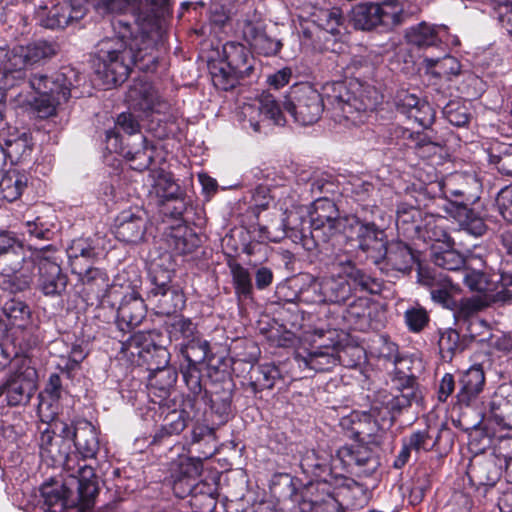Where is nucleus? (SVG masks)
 Listing matches in <instances>:
<instances>
[{
  "mask_svg": "<svg viewBox=\"0 0 512 512\" xmlns=\"http://www.w3.org/2000/svg\"><path fill=\"white\" fill-rule=\"evenodd\" d=\"M380 102L374 87L350 80L326 83L323 95L308 83L294 85L284 107L303 126L316 123L326 107L335 122L349 127L364 123Z\"/></svg>",
  "mask_w": 512,
  "mask_h": 512,
  "instance_id": "nucleus-1",
  "label": "nucleus"
},
{
  "mask_svg": "<svg viewBox=\"0 0 512 512\" xmlns=\"http://www.w3.org/2000/svg\"><path fill=\"white\" fill-rule=\"evenodd\" d=\"M115 36L98 44L97 56L101 67L97 73L107 86L122 84L132 67L143 72H155L159 63L158 47L163 43L164 30L158 22L142 25L118 19L113 22Z\"/></svg>",
  "mask_w": 512,
  "mask_h": 512,
  "instance_id": "nucleus-2",
  "label": "nucleus"
},
{
  "mask_svg": "<svg viewBox=\"0 0 512 512\" xmlns=\"http://www.w3.org/2000/svg\"><path fill=\"white\" fill-rule=\"evenodd\" d=\"M255 60L243 44L227 42L222 47L218 63L210 65V73L214 86L223 91L234 89L245 77L254 70Z\"/></svg>",
  "mask_w": 512,
  "mask_h": 512,
  "instance_id": "nucleus-3",
  "label": "nucleus"
},
{
  "mask_svg": "<svg viewBox=\"0 0 512 512\" xmlns=\"http://www.w3.org/2000/svg\"><path fill=\"white\" fill-rule=\"evenodd\" d=\"M159 337L156 331L135 332L126 339H118L120 353L132 362L147 365L148 371L165 368L169 365L170 353L156 343Z\"/></svg>",
  "mask_w": 512,
  "mask_h": 512,
  "instance_id": "nucleus-4",
  "label": "nucleus"
},
{
  "mask_svg": "<svg viewBox=\"0 0 512 512\" xmlns=\"http://www.w3.org/2000/svg\"><path fill=\"white\" fill-rule=\"evenodd\" d=\"M147 301L157 315L172 316L185 307L186 299L182 289L171 283L169 271L158 273L154 268Z\"/></svg>",
  "mask_w": 512,
  "mask_h": 512,
  "instance_id": "nucleus-5",
  "label": "nucleus"
},
{
  "mask_svg": "<svg viewBox=\"0 0 512 512\" xmlns=\"http://www.w3.org/2000/svg\"><path fill=\"white\" fill-rule=\"evenodd\" d=\"M36 263L24 248H16V252L0 256V274L4 278L2 289L10 293L26 290L32 282Z\"/></svg>",
  "mask_w": 512,
  "mask_h": 512,
  "instance_id": "nucleus-6",
  "label": "nucleus"
},
{
  "mask_svg": "<svg viewBox=\"0 0 512 512\" xmlns=\"http://www.w3.org/2000/svg\"><path fill=\"white\" fill-rule=\"evenodd\" d=\"M338 273L320 280H314L302 292L301 299L308 303L343 304L352 296V285L345 279L342 270L334 266Z\"/></svg>",
  "mask_w": 512,
  "mask_h": 512,
  "instance_id": "nucleus-7",
  "label": "nucleus"
},
{
  "mask_svg": "<svg viewBox=\"0 0 512 512\" xmlns=\"http://www.w3.org/2000/svg\"><path fill=\"white\" fill-rule=\"evenodd\" d=\"M38 265V289L50 297L61 296L67 287L68 277L62 271L55 252L49 247L36 255Z\"/></svg>",
  "mask_w": 512,
  "mask_h": 512,
  "instance_id": "nucleus-8",
  "label": "nucleus"
},
{
  "mask_svg": "<svg viewBox=\"0 0 512 512\" xmlns=\"http://www.w3.org/2000/svg\"><path fill=\"white\" fill-rule=\"evenodd\" d=\"M336 460L343 468L359 477L372 475L380 466L376 452L367 445L357 443L337 450Z\"/></svg>",
  "mask_w": 512,
  "mask_h": 512,
  "instance_id": "nucleus-9",
  "label": "nucleus"
},
{
  "mask_svg": "<svg viewBox=\"0 0 512 512\" xmlns=\"http://www.w3.org/2000/svg\"><path fill=\"white\" fill-rule=\"evenodd\" d=\"M350 223V235L356 234L358 248L372 257L375 264L380 265L378 256H381V252L387 244L384 229L378 227L367 217L360 219L357 216H351Z\"/></svg>",
  "mask_w": 512,
  "mask_h": 512,
  "instance_id": "nucleus-10",
  "label": "nucleus"
},
{
  "mask_svg": "<svg viewBox=\"0 0 512 512\" xmlns=\"http://www.w3.org/2000/svg\"><path fill=\"white\" fill-rule=\"evenodd\" d=\"M243 114L248 118L250 127L254 132H261L266 125H284L285 119L279 103L270 93H262L258 105L244 106Z\"/></svg>",
  "mask_w": 512,
  "mask_h": 512,
  "instance_id": "nucleus-11",
  "label": "nucleus"
},
{
  "mask_svg": "<svg viewBox=\"0 0 512 512\" xmlns=\"http://www.w3.org/2000/svg\"><path fill=\"white\" fill-rule=\"evenodd\" d=\"M406 382L407 384L403 388L397 389L395 393L386 390L377 392L372 403V411L380 415L382 410H386L387 414L394 419L396 415L410 407L412 402L419 399V393L414 386L413 378H408Z\"/></svg>",
  "mask_w": 512,
  "mask_h": 512,
  "instance_id": "nucleus-12",
  "label": "nucleus"
},
{
  "mask_svg": "<svg viewBox=\"0 0 512 512\" xmlns=\"http://www.w3.org/2000/svg\"><path fill=\"white\" fill-rule=\"evenodd\" d=\"M37 390L36 370L26 368L10 375L0 386V396L6 395L9 406L26 405Z\"/></svg>",
  "mask_w": 512,
  "mask_h": 512,
  "instance_id": "nucleus-13",
  "label": "nucleus"
},
{
  "mask_svg": "<svg viewBox=\"0 0 512 512\" xmlns=\"http://www.w3.org/2000/svg\"><path fill=\"white\" fill-rule=\"evenodd\" d=\"M148 218L145 211L124 210L115 220L114 233L119 241L138 244L144 240Z\"/></svg>",
  "mask_w": 512,
  "mask_h": 512,
  "instance_id": "nucleus-14",
  "label": "nucleus"
},
{
  "mask_svg": "<svg viewBox=\"0 0 512 512\" xmlns=\"http://www.w3.org/2000/svg\"><path fill=\"white\" fill-rule=\"evenodd\" d=\"M22 51L23 46L5 51L0 63V90L11 89L25 81L30 64Z\"/></svg>",
  "mask_w": 512,
  "mask_h": 512,
  "instance_id": "nucleus-15",
  "label": "nucleus"
},
{
  "mask_svg": "<svg viewBox=\"0 0 512 512\" xmlns=\"http://www.w3.org/2000/svg\"><path fill=\"white\" fill-rule=\"evenodd\" d=\"M351 218L311 225V238L315 246L341 250L350 235Z\"/></svg>",
  "mask_w": 512,
  "mask_h": 512,
  "instance_id": "nucleus-16",
  "label": "nucleus"
},
{
  "mask_svg": "<svg viewBox=\"0 0 512 512\" xmlns=\"http://www.w3.org/2000/svg\"><path fill=\"white\" fill-rule=\"evenodd\" d=\"M67 71H59L51 76L44 73H35L29 77V85L40 95H58L66 102L71 96V88L73 82L70 75L73 74L71 69Z\"/></svg>",
  "mask_w": 512,
  "mask_h": 512,
  "instance_id": "nucleus-17",
  "label": "nucleus"
},
{
  "mask_svg": "<svg viewBox=\"0 0 512 512\" xmlns=\"http://www.w3.org/2000/svg\"><path fill=\"white\" fill-rule=\"evenodd\" d=\"M146 306L143 299L136 293L125 295L118 307L116 327L122 333L120 339H126L125 334L131 333L145 318Z\"/></svg>",
  "mask_w": 512,
  "mask_h": 512,
  "instance_id": "nucleus-18",
  "label": "nucleus"
},
{
  "mask_svg": "<svg viewBox=\"0 0 512 512\" xmlns=\"http://www.w3.org/2000/svg\"><path fill=\"white\" fill-rule=\"evenodd\" d=\"M0 140L5 153V161L20 162L28 158L33 149L32 136L29 132L7 126L0 130Z\"/></svg>",
  "mask_w": 512,
  "mask_h": 512,
  "instance_id": "nucleus-19",
  "label": "nucleus"
},
{
  "mask_svg": "<svg viewBox=\"0 0 512 512\" xmlns=\"http://www.w3.org/2000/svg\"><path fill=\"white\" fill-rule=\"evenodd\" d=\"M195 414L194 397L182 396L179 406L167 411L165 414L156 437L162 438L180 434L186 428L188 422L194 418Z\"/></svg>",
  "mask_w": 512,
  "mask_h": 512,
  "instance_id": "nucleus-20",
  "label": "nucleus"
},
{
  "mask_svg": "<svg viewBox=\"0 0 512 512\" xmlns=\"http://www.w3.org/2000/svg\"><path fill=\"white\" fill-rule=\"evenodd\" d=\"M378 260L387 270L409 273L416 259L412 249L406 243L393 240L387 242Z\"/></svg>",
  "mask_w": 512,
  "mask_h": 512,
  "instance_id": "nucleus-21",
  "label": "nucleus"
},
{
  "mask_svg": "<svg viewBox=\"0 0 512 512\" xmlns=\"http://www.w3.org/2000/svg\"><path fill=\"white\" fill-rule=\"evenodd\" d=\"M336 462V456L332 457L324 451L309 450L302 456L300 466L305 474L316 478L318 486H326Z\"/></svg>",
  "mask_w": 512,
  "mask_h": 512,
  "instance_id": "nucleus-22",
  "label": "nucleus"
},
{
  "mask_svg": "<svg viewBox=\"0 0 512 512\" xmlns=\"http://www.w3.org/2000/svg\"><path fill=\"white\" fill-rule=\"evenodd\" d=\"M42 508L47 512H62L75 506L72 487L65 480L63 483H45L41 487Z\"/></svg>",
  "mask_w": 512,
  "mask_h": 512,
  "instance_id": "nucleus-23",
  "label": "nucleus"
},
{
  "mask_svg": "<svg viewBox=\"0 0 512 512\" xmlns=\"http://www.w3.org/2000/svg\"><path fill=\"white\" fill-rule=\"evenodd\" d=\"M131 105L145 114L164 113L168 104L162 100L158 92L148 83L133 86L128 93Z\"/></svg>",
  "mask_w": 512,
  "mask_h": 512,
  "instance_id": "nucleus-24",
  "label": "nucleus"
},
{
  "mask_svg": "<svg viewBox=\"0 0 512 512\" xmlns=\"http://www.w3.org/2000/svg\"><path fill=\"white\" fill-rule=\"evenodd\" d=\"M333 266H337L342 270L353 290H360L370 294H379L383 288V282L368 274L364 270L356 267V265L350 260L345 259L337 263H333Z\"/></svg>",
  "mask_w": 512,
  "mask_h": 512,
  "instance_id": "nucleus-25",
  "label": "nucleus"
},
{
  "mask_svg": "<svg viewBox=\"0 0 512 512\" xmlns=\"http://www.w3.org/2000/svg\"><path fill=\"white\" fill-rule=\"evenodd\" d=\"M485 385V374L481 366H472L461 373L459 378V391L457 401L461 405L469 406L474 403Z\"/></svg>",
  "mask_w": 512,
  "mask_h": 512,
  "instance_id": "nucleus-26",
  "label": "nucleus"
},
{
  "mask_svg": "<svg viewBox=\"0 0 512 512\" xmlns=\"http://www.w3.org/2000/svg\"><path fill=\"white\" fill-rule=\"evenodd\" d=\"M444 210L453 217L459 225L474 236H481L486 231L484 220L465 201H451L444 205Z\"/></svg>",
  "mask_w": 512,
  "mask_h": 512,
  "instance_id": "nucleus-27",
  "label": "nucleus"
},
{
  "mask_svg": "<svg viewBox=\"0 0 512 512\" xmlns=\"http://www.w3.org/2000/svg\"><path fill=\"white\" fill-rule=\"evenodd\" d=\"M488 306L483 300L473 298L460 302L454 312V318L458 324L466 325V331L471 339H475L480 334L474 328H486V321L480 319L477 315L484 307Z\"/></svg>",
  "mask_w": 512,
  "mask_h": 512,
  "instance_id": "nucleus-28",
  "label": "nucleus"
},
{
  "mask_svg": "<svg viewBox=\"0 0 512 512\" xmlns=\"http://www.w3.org/2000/svg\"><path fill=\"white\" fill-rule=\"evenodd\" d=\"M73 442L83 460L93 459L97 455L99 450L98 432L91 422L80 420L75 424Z\"/></svg>",
  "mask_w": 512,
  "mask_h": 512,
  "instance_id": "nucleus-29",
  "label": "nucleus"
},
{
  "mask_svg": "<svg viewBox=\"0 0 512 512\" xmlns=\"http://www.w3.org/2000/svg\"><path fill=\"white\" fill-rule=\"evenodd\" d=\"M385 5L372 2L360 3L351 10V22L358 30L369 31L378 26L384 27Z\"/></svg>",
  "mask_w": 512,
  "mask_h": 512,
  "instance_id": "nucleus-30",
  "label": "nucleus"
},
{
  "mask_svg": "<svg viewBox=\"0 0 512 512\" xmlns=\"http://www.w3.org/2000/svg\"><path fill=\"white\" fill-rule=\"evenodd\" d=\"M243 37L259 54L265 56L275 55L281 48L280 41L268 36L261 23L246 22Z\"/></svg>",
  "mask_w": 512,
  "mask_h": 512,
  "instance_id": "nucleus-31",
  "label": "nucleus"
},
{
  "mask_svg": "<svg viewBox=\"0 0 512 512\" xmlns=\"http://www.w3.org/2000/svg\"><path fill=\"white\" fill-rule=\"evenodd\" d=\"M311 22L317 26V39L326 38L327 34L336 36L341 34L344 17L339 8H315L311 13Z\"/></svg>",
  "mask_w": 512,
  "mask_h": 512,
  "instance_id": "nucleus-32",
  "label": "nucleus"
},
{
  "mask_svg": "<svg viewBox=\"0 0 512 512\" xmlns=\"http://www.w3.org/2000/svg\"><path fill=\"white\" fill-rule=\"evenodd\" d=\"M202 459L189 458L181 464V476L174 480L173 492L179 498H185L197 489V478L202 472Z\"/></svg>",
  "mask_w": 512,
  "mask_h": 512,
  "instance_id": "nucleus-33",
  "label": "nucleus"
},
{
  "mask_svg": "<svg viewBox=\"0 0 512 512\" xmlns=\"http://www.w3.org/2000/svg\"><path fill=\"white\" fill-rule=\"evenodd\" d=\"M39 447L41 457L51 459L53 464H62L64 469L73 470L71 466L72 457L61 445L58 437H55L54 430H51L47 425L40 432Z\"/></svg>",
  "mask_w": 512,
  "mask_h": 512,
  "instance_id": "nucleus-34",
  "label": "nucleus"
},
{
  "mask_svg": "<svg viewBox=\"0 0 512 512\" xmlns=\"http://www.w3.org/2000/svg\"><path fill=\"white\" fill-rule=\"evenodd\" d=\"M98 250L94 241L89 238H78L71 242L67 248V256L72 272L82 274V267L94 261L98 257Z\"/></svg>",
  "mask_w": 512,
  "mask_h": 512,
  "instance_id": "nucleus-35",
  "label": "nucleus"
},
{
  "mask_svg": "<svg viewBox=\"0 0 512 512\" xmlns=\"http://www.w3.org/2000/svg\"><path fill=\"white\" fill-rule=\"evenodd\" d=\"M36 18L42 27L48 29L65 28L71 23L69 4L66 2L57 3L48 7L40 6L36 11Z\"/></svg>",
  "mask_w": 512,
  "mask_h": 512,
  "instance_id": "nucleus-36",
  "label": "nucleus"
},
{
  "mask_svg": "<svg viewBox=\"0 0 512 512\" xmlns=\"http://www.w3.org/2000/svg\"><path fill=\"white\" fill-rule=\"evenodd\" d=\"M441 30H445V26L437 27L426 22H421L406 30L405 39L408 43L419 48L438 47L442 45V41L439 37Z\"/></svg>",
  "mask_w": 512,
  "mask_h": 512,
  "instance_id": "nucleus-37",
  "label": "nucleus"
},
{
  "mask_svg": "<svg viewBox=\"0 0 512 512\" xmlns=\"http://www.w3.org/2000/svg\"><path fill=\"white\" fill-rule=\"evenodd\" d=\"M422 211L416 207L401 204L397 208L396 226L407 238H416L422 229Z\"/></svg>",
  "mask_w": 512,
  "mask_h": 512,
  "instance_id": "nucleus-38",
  "label": "nucleus"
},
{
  "mask_svg": "<svg viewBox=\"0 0 512 512\" xmlns=\"http://www.w3.org/2000/svg\"><path fill=\"white\" fill-rule=\"evenodd\" d=\"M446 218L441 216L426 215L421 233L417 238L424 241H433L444 244L446 247H453L454 240L446 230Z\"/></svg>",
  "mask_w": 512,
  "mask_h": 512,
  "instance_id": "nucleus-39",
  "label": "nucleus"
},
{
  "mask_svg": "<svg viewBox=\"0 0 512 512\" xmlns=\"http://www.w3.org/2000/svg\"><path fill=\"white\" fill-rule=\"evenodd\" d=\"M28 184V176L16 169L7 171L0 180V199L8 202L17 200Z\"/></svg>",
  "mask_w": 512,
  "mask_h": 512,
  "instance_id": "nucleus-40",
  "label": "nucleus"
},
{
  "mask_svg": "<svg viewBox=\"0 0 512 512\" xmlns=\"http://www.w3.org/2000/svg\"><path fill=\"white\" fill-rule=\"evenodd\" d=\"M167 243L176 254L186 255L200 246V238L188 228L178 227L168 235Z\"/></svg>",
  "mask_w": 512,
  "mask_h": 512,
  "instance_id": "nucleus-41",
  "label": "nucleus"
},
{
  "mask_svg": "<svg viewBox=\"0 0 512 512\" xmlns=\"http://www.w3.org/2000/svg\"><path fill=\"white\" fill-rule=\"evenodd\" d=\"M148 389L150 395L153 394L162 399L166 398L170 389L176 382L177 373L169 365L159 370L149 371Z\"/></svg>",
  "mask_w": 512,
  "mask_h": 512,
  "instance_id": "nucleus-42",
  "label": "nucleus"
},
{
  "mask_svg": "<svg viewBox=\"0 0 512 512\" xmlns=\"http://www.w3.org/2000/svg\"><path fill=\"white\" fill-rule=\"evenodd\" d=\"M418 280L419 283L430 288V295L434 302L446 308L451 307L453 298L449 291L450 281L444 280L442 283H438L434 275L423 269H419Z\"/></svg>",
  "mask_w": 512,
  "mask_h": 512,
  "instance_id": "nucleus-43",
  "label": "nucleus"
},
{
  "mask_svg": "<svg viewBox=\"0 0 512 512\" xmlns=\"http://www.w3.org/2000/svg\"><path fill=\"white\" fill-rule=\"evenodd\" d=\"M438 346L441 358L445 362H451L457 354L466 349L467 342L455 329L448 328L440 331Z\"/></svg>",
  "mask_w": 512,
  "mask_h": 512,
  "instance_id": "nucleus-44",
  "label": "nucleus"
},
{
  "mask_svg": "<svg viewBox=\"0 0 512 512\" xmlns=\"http://www.w3.org/2000/svg\"><path fill=\"white\" fill-rule=\"evenodd\" d=\"M295 359L299 367H306L316 372L328 371L334 367L338 361L334 354L326 351L297 352Z\"/></svg>",
  "mask_w": 512,
  "mask_h": 512,
  "instance_id": "nucleus-45",
  "label": "nucleus"
},
{
  "mask_svg": "<svg viewBox=\"0 0 512 512\" xmlns=\"http://www.w3.org/2000/svg\"><path fill=\"white\" fill-rule=\"evenodd\" d=\"M165 329L171 341L186 343L199 336L196 324L183 316L172 317L165 323Z\"/></svg>",
  "mask_w": 512,
  "mask_h": 512,
  "instance_id": "nucleus-46",
  "label": "nucleus"
},
{
  "mask_svg": "<svg viewBox=\"0 0 512 512\" xmlns=\"http://www.w3.org/2000/svg\"><path fill=\"white\" fill-rule=\"evenodd\" d=\"M279 371L274 365L264 364L252 367L249 372L248 387L254 394L265 389H272Z\"/></svg>",
  "mask_w": 512,
  "mask_h": 512,
  "instance_id": "nucleus-47",
  "label": "nucleus"
},
{
  "mask_svg": "<svg viewBox=\"0 0 512 512\" xmlns=\"http://www.w3.org/2000/svg\"><path fill=\"white\" fill-rule=\"evenodd\" d=\"M179 351L187 361L186 366H198L199 364L210 360V345L200 335L193 340L180 343Z\"/></svg>",
  "mask_w": 512,
  "mask_h": 512,
  "instance_id": "nucleus-48",
  "label": "nucleus"
},
{
  "mask_svg": "<svg viewBox=\"0 0 512 512\" xmlns=\"http://www.w3.org/2000/svg\"><path fill=\"white\" fill-rule=\"evenodd\" d=\"M500 476V468L493 460L473 464L469 471L471 481L478 486L492 487L498 482Z\"/></svg>",
  "mask_w": 512,
  "mask_h": 512,
  "instance_id": "nucleus-49",
  "label": "nucleus"
},
{
  "mask_svg": "<svg viewBox=\"0 0 512 512\" xmlns=\"http://www.w3.org/2000/svg\"><path fill=\"white\" fill-rule=\"evenodd\" d=\"M500 284L501 278H499V274H486L484 279L479 282L475 291L483 294V301L488 305L492 303H505L510 300V295H507L503 289L500 290Z\"/></svg>",
  "mask_w": 512,
  "mask_h": 512,
  "instance_id": "nucleus-50",
  "label": "nucleus"
},
{
  "mask_svg": "<svg viewBox=\"0 0 512 512\" xmlns=\"http://www.w3.org/2000/svg\"><path fill=\"white\" fill-rule=\"evenodd\" d=\"M118 130L128 135H134L140 133L141 125L138 118L133 113L123 112L119 114L115 122V129L106 131V140L108 143L114 141L112 144L114 150L118 149Z\"/></svg>",
  "mask_w": 512,
  "mask_h": 512,
  "instance_id": "nucleus-51",
  "label": "nucleus"
},
{
  "mask_svg": "<svg viewBox=\"0 0 512 512\" xmlns=\"http://www.w3.org/2000/svg\"><path fill=\"white\" fill-rule=\"evenodd\" d=\"M348 216H340L336 204L328 198H318L313 203V211L310 213V224H319L346 219Z\"/></svg>",
  "mask_w": 512,
  "mask_h": 512,
  "instance_id": "nucleus-52",
  "label": "nucleus"
},
{
  "mask_svg": "<svg viewBox=\"0 0 512 512\" xmlns=\"http://www.w3.org/2000/svg\"><path fill=\"white\" fill-rule=\"evenodd\" d=\"M424 62L427 67L433 69V74L440 78L449 79L460 73L461 65L459 61L448 54H444L441 58L425 57Z\"/></svg>",
  "mask_w": 512,
  "mask_h": 512,
  "instance_id": "nucleus-53",
  "label": "nucleus"
},
{
  "mask_svg": "<svg viewBox=\"0 0 512 512\" xmlns=\"http://www.w3.org/2000/svg\"><path fill=\"white\" fill-rule=\"evenodd\" d=\"M233 287L239 299H249L253 295V285L249 271L239 263L230 265Z\"/></svg>",
  "mask_w": 512,
  "mask_h": 512,
  "instance_id": "nucleus-54",
  "label": "nucleus"
},
{
  "mask_svg": "<svg viewBox=\"0 0 512 512\" xmlns=\"http://www.w3.org/2000/svg\"><path fill=\"white\" fill-rule=\"evenodd\" d=\"M431 259L436 266L449 271H459L466 268L464 257L453 247H446L442 251L434 249Z\"/></svg>",
  "mask_w": 512,
  "mask_h": 512,
  "instance_id": "nucleus-55",
  "label": "nucleus"
},
{
  "mask_svg": "<svg viewBox=\"0 0 512 512\" xmlns=\"http://www.w3.org/2000/svg\"><path fill=\"white\" fill-rule=\"evenodd\" d=\"M22 52L29 64L34 65L44 59L55 56L58 52V46L52 42L39 40L27 46H23Z\"/></svg>",
  "mask_w": 512,
  "mask_h": 512,
  "instance_id": "nucleus-56",
  "label": "nucleus"
},
{
  "mask_svg": "<svg viewBox=\"0 0 512 512\" xmlns=\"http://www.w3.org/2000/svg\"><path fill=\"white\" fill-rule=\"evenodd\" d=\"M352 193L356 201L362 202L363 212L370 211L373 215L378 211L376 206L378 189L370 182H357L353 184Z\"/></svg>",
  "mask_w": 512,
  "mask_h": 512,
  "instance_id": "nucleus-57",
  "label": "nucleus"
},
{
  "mask_svg": "<svg viewBox=\"0 0 512 512\" xmlns=\"http://www.w3.org/2000/svg\"><path fill=\"white\" fill-rule=\"evenodd\" d=\"M232 392L222 390L215 392L211 397V410L217 418V424H225L231 417Z\"/></svg>",
  "mask_w": 512,
  "mask_h": 512,
  "instance_id": "nucleus-58",
  "label": "nucleus"
},
{
  "mask_svg": "<svg viewBox=\"0 0 512 512\" xmlns=\"http://www.w3.org/2000/svg\"><path fill=\"white\" fill-rule=\"evenodd\" d=\"M414 14L415 11L406 9L398 0L387 3L384 12V27L394 28L400 26L411 19Z\"/></svg>",
  "mask_w": 512,
  "mask_h": 512,
  "instance_id": "nucleus-59",
  "label": "nucleus"
},
{
  "mask_svg": "<svg viewBox=\"0 0 512 512\" xmlns=\"http://www.w3.org/2000/svg\"><path fill=\"white\" fill-rule=\"evenodd\" d=\"M153 192L158 197V202L160 205L165 201L175 199L184 194V191L180 188V186L165 174H160L156 178L153 185Z\"/></svg>",
  "mask_w": 512,
  "mask_h": 512,
  "instance_id": "nucleus-60",
  "label": "nucleus"
},
{
  "mask_svg": "<svg viewBox=\"0 0 512 512\" xmlns=\"http://www.w3.org/2000/svg\"><path fill=\"white\" fill-rule=\"evenodd\" d=\"M439 438V432L433 435L431 430L426 428L413 432L408 438H405L404 441L408 444V447L416 452H427L437 445Z\"/></svg>",
  "mask_w": 512,
  "mask_h": 512,
  "instance_id": "nucleus-61",
  "label": "nucleus"
},
{
  "mask_svg": "<svg viewBox=\"0 0 512 512\" xmlns=\"http://www.w3.org/2000/svg\"><path fill=\"white\" fill-rule=\"evenodd\" d=\"M73 490V499H75V505L79 504L80 510L84 512V510L89 509L93 503L94 499L98 494V485L97 482H87L77 485H72Z\"/></svg>",
  "mask_w": 512,
  "mask_h": 512,
  "instance_id": "nucleus-62",
  "label": "nucleus"
},
{
  "mask_svg": "<svg viewBox=\"0 0 512 512\" xmlns=\"http://www.w3.org/2000/svg\"><path fill=\"white\" fill-rule=\"evenodd\" d=\"M407 139L411 141L412 147L421 157L436 153V150L441 147L440 142L432 140L427 133L423 132H409Z\"/></svg>",
  "mask_w": 512,
  "mask_h": 512,
  "instance_id": "nucleus-63",
  "label": "nucleus"
},
{
  "mask_svg": "<svg viewBox=\"0 0 512 512\" xmlns=\"http://www.w3.org/2000/svg\"><path fill=\"white\" fill-rule=\"evenodd\" d=\"M489 161L499 173L512 177V144L500 146L498 153L490 154Z\"/></svg>",
  "mask_w": 512,
  "mask_h": 512,
  "instance_id": "nucleus-64",
  "label": "nucleus"
}]
</instances>
